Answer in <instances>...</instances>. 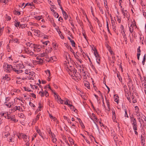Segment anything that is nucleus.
Returning <instances> with one entry per match:
<instances>
[{"label": "nucleus", "instance_id": "obj_2", "mask_svg": "<svg viewBox=\"0 0 146 146\" xmlns=\"http://www.w3.org/2000/svg\"><path fill=\"white\" fill-rule=\"evenodd\" d=\"M25 44L27 46H29L27 50H26V52L27 54H29L30 55H31L33 56H35V55L34 54L33 52L30 50V48H31L34 51H35L37 50V48L39 49L40 46H37L36 45L35 46L34 44L30 42L26 43Z\"/></svg>", "mask_w": 146, "mask_h": 146}, {"label": "nucleus", "instance_id": "obj_8", "mask_svg": "<svg viewBox=\"0 0 146 146\" xmlns=\"http://www.w3.org/2000/svg\"><path fill=\"white\" fill-rule=\"evenodd\" d=\"M36 63H37V61H31L30 60H28L27 61H25V63L26 65L28 66L31 67H33L36 64Z\"/></svg>", "mask_w": 146, "mask_h": 146}, {"label": "nucleus", "instance_id": "obj_50", "mask_svg": "<svg viewBox=\"0 0 146 146\" xmlns=\"http://www.w3.org/2000/svg\"><path fill=\"white\" fill-rule=\"evenodd\" d=\"M7 60H9V61L10 62H12V61H13V59L12 58V56H10L8 57L7 58Z\"/></svg>", "mask_w": 146, "mask_h": 146}, {"label": "nucleus", "instance_id": "obj_26", "mask_svg": "<svg viewBox=\"0 0 146 146\" xmlns=\"http://www.w3.org/2000/svg\"><path fill=\"white\" fill-rule=\"evenodd\" d=\"M39 94H40L41 97H43L44 96H46L48 94V92L46 90H45L44 92L41 91L39 92Z\"/></svg>", "mask_w": 146, "mask_h": 146}, {"label": "nucleus", "instance_id": "obj_48", "mask_svg": "<svg viewBox=\"0 0 146 146\" xmlns=\"http://www.w3.org/2000/svg\"><path fill=\"white\" fill-rule=\"evenodd\" d=\"M145 60H146V56H145V54L143 57V60L142 61V64L143 65H144Z\"/></svg>", "mask_w": 146, "mask_h": 146}, {"label": "nucleus", "instance_id": "obj_51", "mask_svg": "<svg viewBox=\"0 0 146 146\" xmlns=\"http://www.w3.org/2000/svg\"><path fill=\"white\" fill-rule=\"evenodd\" d=\"M30 25L36 27H38V25L36 23H30Z\"/></svg>", "mask_w": 146, "mask_h": 146}, {"label": "nucleus", "instance_id": "obj_63", "mask_svg": "<svg viewBox=\"0 0 146 146\" xmlns=\"http://www.w3.org/2000/svg\"><path fill=\"white\" fill-rule=\"evenodd\" d=\"M125 117H128V115L127 114V111L126 110H125Z\"/></svg>", "mask_w": 146, "mask_h": 146}, {"label": "nucleus", "instance_id": "obj_46", "mask_svg": "<svg viewBox=\"0 0 146 146\" xmlns=\"http://www.w3.org/2000/svg\"><path fill=\"white\" fill-rule=\"evenodd\" d=\"M27 26L26 24H20L19 28L23 29L25 28Z\"/></svg>", "mask_w": 146, "mask_h": 146}, {"label": "nucleus", "instance_id": "obj_4", "mask_svg": "<svg viewBox=\"0 0 146 146\" xmlns=\"http://www.w3.org/2000/svg\"><path fill=\"white\" fill-rule=\"evenodd\" d=\"M44 57L46 58H48V56L47 53L46 52H43V53L40 54L36 58V59L38 60L37 63L40 64H42L43 62V58H42Z\"/></svg>", "mask_w": 146, "mask_h": 146}, {"label": "nucleus", "instance_id": "obj_17", "mask_svg": "<svg viewBox=\"0 0 146 146\" xmlns=\"http://www.w3.org/2000/svg\"><path fill=\"white\" fill-rule=\"evenodd\" d=\"M20 42L19 40L17 38H12L9 41L10 44L17 43L19 44Z\"/></svg>", "mask_w": 146, "mask_h": 146}, {"label": "nucleus", "instance_id": "obj_7", "mask_svg": "<svg viewBox=\"0 0 146 146\" xmlns=\"http://www.w3.org/2000/svg\"><path fill=\"white\" fill-rule=\"evenodd\" d=\"M3 68L4 71L10 73L12 70L13 71V67L10 64H9L7 63H4Z\"/></svg>", "mask_w": 146, "mask_h": 146}, {"label": "nucleus", "instance_id": "obj_57", "mask_svg": "<svg viewBox=\"0 0 146 146\" xmlns=\"http://www.w3.org/2000/svg\"><path fill=\"white\" fill-rule=\"evenodd\" d=\"M52 141L53 143H56L57 141V139L55 138H52Z\"/></svg>", "mask_w": 146, "mask_h": 146}, {"label": "nucleus", "instance_id": "obj_24", "mask_svg": "<svg viewBox=\"0 0 146 146\" xmlns=\"http://www.w3.org/2000/svg\"><path fill=\"white\" fill-rule=\"evenodd\" d=\"M73 54L74 55L75 58L77 60V63H78V64H79V63H81L82 62L81 60L79 59L78 58V56L76 55V53L74 52H73Z\"/></svg>", "mask_w": 146, "mask_h": 146}, {"label": "nucleus", "instance_id": "obj_33", "mask_svg": "<svg viewBox=\"0 0 146 146\" xmlns=\"http://www.w3.org/2000/svg\"><path fill=\"white\" fill-rule=\"evenodd\" d=\"M121 11L122 12L123 15L125 17H127L128 16V13L126 10L124 11L123 9L121 10Z\"/></svg>", "mask_w": 146, "mask_h": 146}, {"label": "nucleus", "instance_id": "obj_18", "mask_svg": "<svg viewBox=\"0 0 146 146\" xmlns=\"http://www.w3.org/2000/svg\"><path fill=\"white\" fill-rule=\"evenodd\" d=\"M36 129L37 133L43 139H45L46 138V137L44 135L43 133L41 132L40 130L38 129L37 128ZM46 139H47V138H46Z\"/></svg>", "mask_w": 146, "mask_h": 146}, {"label": "nucleus", "instance_id": "obj_34", "mask_svg": "<svg viewBox=\"0 0 146 146\" xmlns=\"http://www.w3.org/2000/svg\"><path fill=\"white\" fill-rule=\"evenodd\" d=\"M2 135L4 137H7L9 136L10 134L8 132H3L2 133Z\"/></svg>", "mask_w": 146, "mask_h": 146}, {"label": "nucleus", "instance_id": "obj_19", "mask_svg": "<svg viewBox=\"0 0 146 146\" xmlns=\"http://www.w3.org/2000/svg\"><path fill=\"white\" fill-rule=\"evenodd\" d=\"M3 79L6 81H9L11 79L9 74H6L2 76Z\"/></svg>", "mask_w": 146, "mask_h": 146}, {"label": "nucleus", "instance_id": "obj_39", "mask_svg": "<svg viewBox=\"0 0 146 146\" xmlns=\"http://www.w3.org/2000/svg\"><path fill=\"white\" fill-rule=\"evenodd\" d=\"M70 109L72 110V111H73L76 113L77 112V110L72 105V106H70Z\"/></svg>", "mask_w": 146, "mask_h": 146}, {"label": "nucleus", "instance_id": "obj_45", "mask_svg": "<svg viewBox=\"0 0 146 146\" xmlns=\"http://www.w3.org/2000/svg\"><path fill=\"white\" fill-rule=\"evenodd\" d=\"M49 117L50 119H52V120H53L54 121H55L56 120V118L53 117L50 114H49Z\"/></svg>", "mask_w": 146, "mask_h": 146}, {"label": "nucleus", "instance_id": "obj_59", "mask_svg": "<svg viewBox=\"0 0 146 146\" xmlns=\"http://www.w3.org/2000/svg\"><path fill=\"white\" fill-rule=\"evenodd\" d=\"M50 133H51V137L52 139L55 138V135H54L53 133H52L51 131H50Z\"/></svg>", "mask_w": 146, "mask_h": 146}, {"label": "nucleus", "instance_id": "obj_27", "mask_svg": "<svg viewBox=\"0 0 146 146\" xmlns=\"http://www.w3.org/2000/svg\"><path fill=\"white\" fill-rule=\"evenodd\" d=\"M112 119L113 121L114 122H116V115L115 111L113 110H112Z\"/></svg>", "mask_w": 146, "mask_h": 146}, {"label": "nucleus", "instance_id": "obj_15", "mask_svg": "<svg viewBox=\"0 0 146 146\" xmlns=\"http://www.w3.org/2000/svg\"><path fill=\"white\" fill-rule=\"evenodd\" d=\"M58 5H59V6L60 7V8L61 9V10L62 11V14L64 16V19L65 20H66L67 19L68 17L67 14H66V13L64 11V10H63L62 6L60 4V0H58Z\"/></svg>", "mask_w": 146, "mask_h": 146}, {"label": "nucleus", "instance_id": "obj_38", "mask_svg": "<svg viewBox=\"0 0 146 146\" xmlns=\"http://www.w3.org/2000/svg\"><path fill=\"white\" fill-rule=\"evenodd\" d=\"M17 116L20 118H24V115L22 113H18L17 114Z\"/></svg>", "mask_w": 146, "mask_h": 146}, {"label": "nucleus", "instance_id": "obj_36", "mask_svg": "<svg viewBox=\"0 0 146 146\" xmlns=\"http://www.w3.org/2000/svg\"><path fill=\"white\" fill-rule=\"evenodd\" d=\"M98 92L99 93V95L103 99V104H102V106L104 107V108L106 110H107V109H106V108L104 104V98L102 96V94L100 92V91H98Z\"/></svg>", "mask_w": 146, "mask_h": 146}, {"label": "nucleus", "instance_id": "obj_21", "mask_svg": "<svg viewBox=\"0 0 146 146\" xmlns=\"http://www.w3.org/2000/svg\"><path fill=\"white\" fill-rule=\"evenodd\" d=\"M120 29H121V33H122V34L123 37H124V36H126V35L125 33L124 29V27L122 25H121Z\"/></svg>", "mask_w": 146, "mask_h": 146}, {"label": "nucleus", "instance_id": "obj_1", "mask_svg": "<svg viewBox=\"0 0 146 146\" xmlns=\"http://www.w3.org/2000/svg\"><path fill=\"white\" fill-rule=\"evenodd\" d=\"M64 64L66 70L72 78L74 79V77L78 78H80V74L78 73H77L76 69L73 67L70 66L68 61H65Z\"/></svg>", "mask_w": 146, "mask_h": 146}, {"label": "nucleus", "instance_id": "obj_56", "mask_svg": "<svg viewBox=\"0 0 146 146\" xmlns=\"http://www.w3.org/2000/svg\"><path fill=\"white\" fill-rule=\"evenodd\" d=\"M4 55V53H0V61H1L2 60V57Z\"/></svg>", "mask_w": 146, "mask_h": 146}, {"label": "nucleus", "instance_id": "obj_60", "mask_svg": "<svg viewBox=\"0 0 146 146\" xmlns=\"http://www.w3.org/2000/svg\"><path fill=\"white\" fill-rule=\"evenodd\" d=\"M106 102L107 105V106H108V110H109L110 109L109 102L108 100H106Z\"/></svg>", "mask_w": 146, "mask_h": 146}, {"label": "nucleus", "instance_id": "obj_43", "mask_svg": "<svg viewBox=\"0 0 146 146\" xmlns=\"http://www.w3.org/2000/svg\"><path fill=\"white\" fill-rule=\"evenodd\" d=\"M5 104L6 106L7 107L9 108H10L11 106V103L10 102L7 103V102H6L5 103Z\"/></svg>", "mask_w": 146, "mask_h": 146}, {"label": "nucleus", "instance_id": "obj_28", "mask_svg": "<svg viewBox=\"0 0 146 146\" xmlns=\"http://www.w3.org/2000/svg\"><path fill=\"white\" fill-rule=\"evenodd\" d=\"M64 104L68 105L69 107L72 106V102L69 100L67 99L64 101Z\"/></svg>", "mask_w": 146, "mask_h": 146}, {"label": "nucleus", "instance_id": "obj_35", "mask_svg": "<svg viewBox=\"0 0 146 146\" xmlns=\"http://www.w3.org/2000/svg\"><path fill=\"white\" fill-rule=\"evenodd\" d=\"M84 85L85 87L89 89L90 88L89 83L88 82H85L84 83Z\"/></svg>", "mask_w": 146, "mask_h": 146}, {"label": "nucleus", "instance_id": "obj_42", "mask_svg": "<svg viewBox=\"0 0 146 146\" xmlns=\"http://www.w3.org/2000/svg\"><path fill=\"white\" fill-rule=\"evenodd\" d=\"M14 137V136H12V137L11 138V137H10L9 138H8L7 139L9 142H13L15 141V140L13 139Z\"/></svg>", "mask_w": 146, "mask_h": 146}, {"label": "nucleus", "instance_id": "obj_49", "mask_svg": "<svg viewBox=\"0 0 146 146\" xmlns=\"http://www.w3.org/2000/svg\"><path fill=\"white\" fill-rule=\"evenodd\" d=\"M29 69H27L25 70V73L26 74H27L28 75L31 72Z\"/></svg>", "mask_w": 146, "mask_h": 146}, {"label": "nucleus", "instance_id": "obj_52", "mask_svg": "<svg viewBox=\"0 0 146 146\" xmlns=\"http://www.w3.org/2000/svg\"><path fill=\"white\" fill-rule=\"evenodd\" d=\"M70 42H71V44L72 45V46L75 47V43L74 40H71Z\"/></svg>", "mask_w": 146, "mask_h": 146}, {"label": "nucleus", "instance_id": "obj_16", "mask_svg": "<svg viewBox=\"0 0 146 146\" xmlns=\"http://www.w3.org/2000/svg\"><path fill=\"white\" fill-rule=\"evenodd\" d=\"M20 136H22V138L23 139V140L25 142L28 143L29 141V137L28 136L23 133H21Z\"/></svg>", "mask_w": 146, "mask_h": 146}, {"label": "nucleus", "instance_id": "obj_3", "mask_svg": "<svg viewBox=\"0 0 146 146\" xmlns=\"http://www.w3.org/2000/svg\"><path fill=\"white\" fill-rule=\"evenodd\" d=\"M11 112H5L2 113L1 116H4L6 119H8L9 120L13 121L14 123H16L18 121L17 119H15V115L10 114Z\"/></svg>", "mask_w": 146, "mask_h": 146}, {"label": "nucleus", "instance_id": "obj_58", "mask_svg": "<svg viewBox=\"0 0 146 146\" xmlns=\"http://www.w3.org/2000/svg\"><path fill=\"white\" fill-rule=\"evenodd\" d=\"M142 117H138L137 118V119L139 120V121L140 122V123L141 124H142V123H141V121H142Z\"/></svg>", "mask_w": 146, "mask_h": 146}, {"label": "nucleus", "instance_id": "obj_62", "mask_svg": "<svg viewBox=\"0 0 146 146\" xmlns=\"http://www.w3.org/2000/svg\"><path fill=\"white\" fill-rule=\"evenodd\" d=\"M53 15L56 18H58V17L59 15L57 13H56V14H54V13Z\"/></svg>", "mask_w": 146, "mask_h": 146}, {"label": "nucleus", "instance_id": "obj_37", "mask_svg": "<svg viewBox=\"0 0 146 146\" xmlns=\"http://www.w3.org/2000/svg\"><path fill=\"white\" fill-rule=\"evenodd\" d=\"M10 0H0V3H1L5 4H7L8 2Z\"/></svg>", "mask_w": 146, "mask_h": 146}, {"label": "nucleus", "instance_id": "obj_30", "mask_svg": "<svg viewBox=\"0 0 146 146\" xmlns=\"http://www.w3.org/2000/svg\"><path fill=\"white\" fill-rule=\"evenodd\" d=\"M114 101L116 102L117 104H118L119 102V97L118 96L116 95L114 96Z\"/></svg>", "mask_w": 146, "mask_h": 146}, {"label": "nucleus", "instance_id": "obj_41", "mask_svg": "<svg viewBox=\"0 0 146 146\" xmlns=\"http://www.w3.org/2000/svg\"><path fill=\"white\" fill-rule=\"evenodd\" d=\"M34 17L36 20L39 21L42 19L43 17L42 15H41L37 17Z\"/></svg>", "mask_w": 146, "mask_h": 146}, {"label": "nucleus", "instance_id": "obj_40", "mask_svg": "<svg viewBox=\"0 0 146 146\" xmlns=\"http://www.w3.org/2000/svg\"><path fill=\"white\" fill-rule=\"evenodd\" d=\"M30 86L33 89L39 90L38 87L36 86V85L30 84Z\"/></svg>", "mask_w": 146, "mask_h": 146}, {"label": "nucleus", "instance_id": "obj_14", "mask_svg": "<svg viewBox=\"0 0 146 146\" xmlns=\"http://www.w3.org/2000/svg\"><path fill=\"white\" fill-rule=\"evenodd\" d=\"M92 115L93 117H91V118L94 121V123L95 124V125L96 126V127H97V129L98 130V131L100 133L99 128L98 127V125H97V124L96 122H98V121L99 120L96 117H95V115L94 114L92 113Z\"/></svg>", "mask_w": 146, "mask_h": 146}, {"label": "nucleus", "instance_id": "obj_25", "mask_svg": "<svg viewBox=\"0 0 146 146\" xmlns=\"http://www.w3.org/2000/svg\"><path fill=\"white\" fill-rule=\"evenodd\" d=\"M140 47L139 46L137 49V57L138 60L139 59V56L141 54V51L140 49Z\"/></svg>", "mask_w": 146, "mask_h": 146}, {"label": "nucleus", "instance_id": "obj_22", "mask_svg": "<svg viewBox=\"0 0 146 146\" xmlns=\"http://www.w3.org/2000/svg\"><path fill=\"white\" fill-rule=\"evenodd\" d=\"M46 74V76L47 77V80L49 81L50 79V73L49 70H47L45 71Z\"/></svg>", "mask_w": 146, "mask_h": 146}, {"label": "nucleus", "instance_id": "obj_20", "mask_svg": "<svg viewBox=\"0 0 146 146\" xmlns=\"http://www.w3.org/2000/svg\"><path fill=\"white\" fill-rule=\"evenodd\" d=\"M34 31L35 35L39 37L41 36V33L39 31L37 30H34Z\"/></svg>", "mask_w": 146, "mask_h": 146}, {"label": "nucleus", "instance_id": "obj_11", "mask_svg": "<svg viewBox=\"0 0 146 146\" xmlns=\"http://www.w3.org/2000/svg\"><path fill=\"white\" fill-rule=\"evenodd\" d=\"M78 66H77L78 69L81 73V74L84 76H86L85 71L84 70V68L82 65H79V64L77 63Z\"/></svg>", "mask_w": 146, "mask_h": 146}, {"label": "nucleus", "instance_id": "obj_29", "mask_svg": "<svg viewBox=\"0 0 146 146\" xmlns=\"http://www.w3.org/2000/svg\"><path fill=\"white\" fill-rule=\"evenodd\" d=\"M136 113L135 115L137 117V118H138V117H145V116L142 114H141L139 111H136Z\"/></svg>", "mask_w": 146, "mask_h": 146}, {"label": "nucleus", "instance_id": "obj_64", "mask_svg": "<svg viewBox=\"0 0 146 146\" xmlns=\"http://www.w3.org/2000/svg\"><path fill=\"white\" fill-rule=\"evenodd\" d=\"M15 13L16 15H20V12H19V11H16L15 12Z\"/></svg>", "mask_w": 146, "mask_h": 146}, {"label": "nucleus", "instance_id": "obj_47", "mask_svg": "<svg viewBox=\"0 0 146 146\" xmlns=\"http://www.w3.org/2000/svg\"><path fill=\"white\" fill-rule=\"evenodd\" d=\"M133 130H137V124L132 125Z\"/></svg>", "mask_w": 146, "mask_h": 146}, {"label": "nucleus", "instance_id": "obj_53", "mask_svg": "<svg viewBox=\"0 0 146 146\" xmlns=\"http://www.w3.org/2000/svg\"><path fill=\"white\" fill-rule=\"evenodd\" d=\"M69 141L71 145H73L74 144V141L72 139L69 138Z\"/></svg>", "mask_w": 146, "mask_h": 146}, {"label": "nucleus", "instance_id": "obj_23", "mask_svg": "<svg viewBox=\"0 0 146 146\" xmlns=\"http://www.w3.org/2000/svg\"><path fill=\"white\" fill-rule=\"evenodd\" d=\"M131 121L132 125L137 124L136 119L133 117H132L131 118Z\"/></svg>", "mask_w": 146, "mask_h": 146}, {"label": "nucleus", "instance_id": "obj_9", "mask_svg": "<svg viewBox=\"0 0 146 146\" xmlns=\"http://www.w3.org/2000/svg\"><path fill=\"white\" fill-rule=\"evenodd\" d=\"M54 96L56 101H57L58 103L63 104L64 103V101L62 100L60 96L56 93L54 92Z\"/></svg>", "mask_w": 146, "mask_h": 146}, {"label": "nucleus", "instance_id": "obj_61", "mask_svg": "<svg viewBox=\"0 0 146 146\" xmlns=\"http://www.w3.org/2000/svg\"><path fill=\"white\" fill-rule=\"evenodd\" d=\"M49 42V41H46L44 42H42V43L46 45H47L48 43Z\"/></svg>", "mask_w": 146, "mask_h": 146}, {"label": "nucleus", "instance_id": "obj_54", "mask_svg": "<svg viewBox=\"0 0 146 146\" xmlns=\"http://www.w3.org/2000/svg\"><path fill=\"white\" fill-rule=\"evenodd\" d=\"M5 19H6V20L7 21H9L11 19V17L7 15H6L5 17Z\"/></svg>", "mask_w": 146, "mask_h": 146}, {"label": "nucleus", "instance_id": "obj_6", "mask_svg": "<svg viewBox=\"0 0 146 146\" xmlns=\"http://www.w3.org/2000/svg\"><path fill=\"white\" fill-rule=\"evenodd\" d=\"M128 25L129 28V31L130 33H131L133 35V33L134 32V27H136V23L134 20H131L129 21L128 23Z\"/></svg>", "mask_w": 146, "mask_h": 146}, {"label": "nucleus", "instance_id": "obj_5", "mask_svg": "<svg viewBox=\"0 0 146 146\" xmlns=\"http://www.w3.org/2000/svg\"><path fill=\"white\" fill-rule=\"evenodd\" d=\"M24 67V66L22 63H19L13 67V71L16 73L19 74L23 72L22 69Z\"/></svg>", "mask_w": 146, "mask_h": 146}, {"label": "nucleus", "instance_id": "obj_31", "mask_svg": "<svg viewBox=\"0 0 146 146\" xmlns=\"http://www.w3.org/2000/svg\"><path fill=\"white\" fill-rule=\"evenodd\" d=\"M141 143H142V144L144 145L145 144V138L144 136V135H141Z\"/></svg>", "mask_w": 146, "mask_h": 146}, {"label": "nucleus", "instance_id": "obj_55", "mask_svg": "<svg viewBox=\"0 0 146 146\" xmlns=\"http://www.w3.org/2000/svg\"><path fill=\"white\" fill-rule=\"evenodd\" d=\"M7 50L8 52H10V47L9 46V44H8L7 46L6 47Z\"/></svg>", "mask_w": 146, "mask_h": 146}, {"label": "nucleus", "instance_id": "obj_44", "mask_svg": "<svg viewBox=\"0 0 146 146\" xmlns=\"http://www.w3.org/2000/svg\"><path fill=\"white\" fill-rule=\"evenodd\" d=\"M20 24V23L19 22L16 21L14 24V25L16 27H19Z\"/></svg>", "mask_w": 146, "mask_h": 146}, {"label": "nucleus", "instance_id": "obj_32", "mask_svg": "<svg viewBox=\"0 0 146 146\" xmlns=\"http://www.w3.org/2000/svg\"><path fill=\"white\" fill-rule=\"evenodd\" d=\"M40 115L39 114H38L37 115L35 119L33 120V124L35 123H36V121L39 119Z\"/></svg>", "mask_w": 146, "mask_h": 146}, {"label": "nucleus", "instance_id": "obj_12", "mask_svg": "<svg viewBox=\"0 0 146 146\" xmlns=\"http://www.w3.org/2000/svg\"><path fill=\"white\" fill-rule=\"evenodd\" d=\"M35 73L32 71L28 75V76H27V79L28 80H34L35 79Z\"/></svg>", "mask_w": 146, "mask_h": 146}, {"label": "nucleus", "instance_id": "obj_10", "mask_svg": "<svg viewBox=\"0 0 146 146\" xmlns=\"http://www.w3.org/2000/svg\"><path fill=\"white\" fill-rule=\"evenodd\" d=\"M94 55H95L97 63L100 65V57L98 54L97 50H94Z\"/></svg>", "mask_w": 146, "mask_h": 146}, {"label": "nucleus", "instance_id": "obj_13", "mask_svg": "<svg viewBox=\"0 0 146 146\" xmlns=\"http://www.w3.org/2000/svg\"><path fill=\"white\" fill-rule=\"evenodd\" d=\"M19 110L20 111H23V110L21 108L20 106H15L13 108H11L9 110V111L12 112V111H13V112H15V111Z\"/></svg>", "mask_w": 146, "mask_h": 146}]
</instances>
